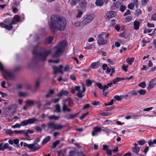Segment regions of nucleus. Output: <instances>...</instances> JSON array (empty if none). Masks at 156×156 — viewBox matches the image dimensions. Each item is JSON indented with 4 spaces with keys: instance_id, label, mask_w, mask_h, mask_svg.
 <instances>
[{
    "instance_id": "obj_1",
    "label": "nucleus",
    "mask_w": 156,
    "mask_h": 156,
    "mask_svg": "<svg viewBox=\"0 0 156 156\" xmlns=\"http://www.w3.org/2000/svg\"><path fill=\"white\" fill-rule=\"evenodd\" d=\"M50 20L51 25L49 27L51 30L55 29L63 31L65 29L66 21L62 16L59 15H53L51 16Z\"/></svg>"
},
{
    "instance_id": "obj_2",
    "label": "nucleus",
    "mask_w": 156,
    "mask_h": 156,
    "mask_svg": "<svg viewBox=\"0 0 156 156\" xmlns=\"http://www.w3.org/2000/svg\"><path fill=\"white\" fill-rule=\"evenodd\" d=\"M66 44L65 41L60 42L53 48V52L51 56L53 58H57L61 55L64 50V48Z\"/></svg>"
},
{
    "instance_id": "obj_3",
    "label": "nucleus",
    "mask_w": 156,
    "mask_h": 156,
    "mask_svg": "<svg viewBox=\"0 0 156 156\" xmlns=\"http://www.w3.org/2000/svg\"><path fill=\"white\" fill-rule=\"evenodd\" d=\"M48 129L55 130H60L64 126L59 124H55L53 122H50L48 124Z\"/></svg>"
},
{
    "instance_id": "obj_4",
    "label": "nucleus",
    "mask_w": 156,
    "mask_h": 156,
    "mask_svg": "<svg viewBox=\"0 0 156 156\" xmlns=\"http://www.w3.org/2000/svg\"><path fill=\"white\" fill-rule=\"evenodd\" d=\"M17 108V105L15 104H12L5 109L7 115H11L16 112Z\"/></svg>"
},
{
    "instance_id": "obj_5",
    "label": "nucleus",
    "mask_w": 156,
    "mask_h": 156,
    "mask_svg": "<svg viewBox=\"0 0 156 156\" xmlns=\"http://www.w3.org/2000/svg\"><path fill=\"white\" fill-rule=\"evenodd\" d=\"M105 34V33H102L101 34H98V43L99 45L106 44L107 43V41L104 40L103 37Z\"/></svg>"
},
{
    "instance_id": "obj_6",
    "label": "nucleus",
    "mask_w": 156,
    "mask_h": 156,
    "mask_svg": "<svg viewBox=\"0 0 156 156\" xmlns=\"http://www.w3.org/2000/svg\"><path fill=\"white\" fill-rule=\"evenodd\" d=\"M51 52V51L50 50H47L45 49H44L39 54L41 59L44 60L46 57Z\"/></svg>"
},
{
    "instance_id": "obj_7",
    "label": "nucleus",
    "mask_w": 156,
    "mask_h": 156,
    "mask_svg": "<svg viewBox=\"0 0 156 156\" xmlns=\"http://www.w3.org/2000/svg\"><path fill=\"white\" fill-rule=\"evenodd\" d=\"M52 67L53 69V73L55 74L57 73H60L62 74L63 73V71L62 70V69L63 68V66L62 65H60L58 67L52 66Z\"/></svg>"
},
{
    "instance_id": "obj_8",
    "label": "nucleus",
    "mask_w": 156,
    "mask_h": 156,
    "mask_svg": "<svg viewBox=\"0 0 156 156\" xmlns=\"http://www.w3.org/2000/svg\"><path fill=\"white\" fill-rule=\"evenodd\" d=\"M93 20L92 16L90 15H89L82 20V24L83 26L86 25L90 23Z\"/></svg>"
},
{
    "instance_id": "obj_9",
    "label": "nucleus",
    "mask_w": 156,
    "mask_h": 156,
    "mask_svg": "<svg viewBox=\"0 0 156 156\" xmlns=\"http://www.w3.org/2000/svg\"><path fill=\"white\" fill-rule=\"evenodd\" d=\"M40 147L37 143L29 144L28 148L31 149L32 151H35L38 150Z\"/></svg>"
},
{
    "instance_id": "obj_10",
    "label": "nucleus",
    "mask_w": 156,
    "mask_h": 156,
    "mask_svg": "<svg viewBox=\"0 0 156 156\" xmlns=\"http://www.w3.org/2000/svg\"><path fill=\"white\" fill-rule=\"evenodd\" d=\"M156 85V78L151 80L150 81L148 87L147 88L148 90L153 88Z\"/></svg>"
},
{
    "instance_id": "obj_11",
    "label": "nucleus",
    "mask_w": 156,
    "mask_h": 156,
    "mask_svg": "<svg viewBox=\"0 0 156 156\" xmlns=\"http://www.w3.org/2000/svg\"><path fill=\"white\" fill-rule=\"evenodd\" d=\"M69 92L67 90L62 89L60 92L57 94V96L61 97L63 96H67L69 94Z\"/></svg>"
},
{
    "instance_id": "obj_12",
    "label": "nucleus",
    "mask_w": 156,
    "mask_h": 156,
    "mask_svg": "<svg viewBox=\"0 0 156 156\" xmlns=\"http://www.w3.org/2000/svg\"><path fill=\"white\" fill-rule=\"evenodd\" d=\"M116 13L115 11H110L106 14L105 17L107 19H110L115 16Z\"/></svg>"
},
{
    "instance_id": "obj_13",
    "label": "nucleus",
    "mask_w": 156,
    "mask_h": 156,
    "mask_svg": "<svg viewBox=\"0 0 156 156\" xmlns=\"http://www.w3.org/2000/svg\"><path fill=\"white\" fill-rule=\"evenodd\" d=\"M82 91H79L76 94L77 96L80 98H82L83 96V93L85 92V88L84 85L83 84H82Z\"/></svg>"
},
{
    "instance_id": "obj_14",
    "label": "nucleus",
    "mask_w": 156,
    "mask_h": 156,
    "mask_svg": "<svg viewBox=\"0 0 156 156\" xmlns=\"http://www.w3.org/2000/svg\"><path fill=\"white\" fill-rule=\"evenodd\" d=\"M70 147H68L66 149L60 150L57 151L58 155V156H60L62 154V156H66L67 153V151L68 149H70Z\"/></svg>"
},
{
    "instance_id": "obj_15",
    "label": "nucleus",
    "mask_w": 156,
    "mask_h": 156,
    "mask_svg": "<svg viewBox=\"0 0 156 156\" xmlns=\"http://www.w3.org/2000/svg\"><path fill=\"white\" fill-rule=\"evenodd\" d=\"M79 5L81 8H85L86 7L87 2L85 0H79Z\"/></svg>"
},
{
    "instance_id": "obj_16",
    "label": "nucleus",
    "mask_w": 156,
    "mask_h": 156,
    "mask_svg": "<svg viewBox=\"0 0 156 156\" xmlns=\"http://www.w3.org/2000/svg\"><path fill=\"white\" fill-rule=\"evenodd\" d=\"M100 62L97 61L96 62H94L91 63L90 67L93 69H95L98 67L100 65Z\"/></svg>"
},
{
    "instance_id": "obj_17",
    "label": "nucleus",
    "mask_w": 156,
    "mask_h": 156,
    "mask_svg": "<svg viewBox=\"0 0 156 156\" xmlns=\"http://www.w3.org/2000/svg\"><path fill=\"white\" fill-rule=\"evenodd\" d=\"M53 37L51 36H50L47 37L45 40L44 44L46 45H48L50 44L53 41Z\"/></svg>"
},
{
    "instance_id": "obj_18",
    "label": "nucleus",
    "mask_w": 156,
    "mask_h": 156,
    "mask_svg": "<svg viewBox=\"0 0 156 156\" xmlns=\"http://www.w3.org/2000/svg\"><path fill=\"white\" fill-rule=\"evenodd\" d=\"M8 144H3V143L0 144V154L1 153V151H4L5 149H7L8 148Z\"/></svg>"
},
{
    "instance_id": "obj_19",
    "label": "nucleus",
    "mask_w": 156,
    "mask_h": 156,
    "mask_svg": "<svg viewBox=\"0 0 156 156\" xmlns=\"http://www.w3.org/2000/svg\"><path fill=\"white\" fill-rule=\"evenodd\" d=\"M29 124H31L38 121V119L35 118L33 117L31 118L28 119Z\"/></svg>"
},
{
    "instance_id": "obj_20",
    "label": "nucleus",
    "mask_w": 156,
    "mask_h": 156,
    "mask_svg": "<svg viewBox=\"0 0 156 156\" xmlns=\"http://www.w3.org/2000/svg\"><path fill=\"white\" fill-rule=\"evenodd\" d=\"M110 72H111V73L110 74V75L112 76L113 75V74L115 73V68H112L111 69H110L108 67L106 71V73L107 74H108Z\"/></svg>"
},
{
    "instance_id": "obj_21",
    "label": "nucleus",
    "mask_w": 156,
    "mask_h": 156,
    "mask_svg": "<svg viewBox=\"0 0 156 156\" xmlns=\"http://www.w3.org/2000/svg\"><path fill=\"white\" fill-rule=\"evenodd\" d=\"M62 110L64 112H70L71 111V109L69 108L67 105L65 104H64L62 106Z\"/></svg>"
},
{
    "instance_id": "obj_22",
    "label": "nucleus",
    "mask_w": 156,
    "mask_h": 156,
    "mask_svg": "<svg viewBox=\"0 0 156 156\" xmlns=\"http://www.w3.org/2000/svg\"><path fill=\"white\" fill-rule=\"evenodd\" d=\"M4 22L5 23L8 24H14L16 23L14 20H11L9 18L6 19L4 20Z\"/></svg>"
},
{
    "instance_id": "obj_23",
    "label": "nucleus",
    "mask_w": 156,
    "mask_h": 156,
    "mask_svg": "<svg viewBox=\"0 0 156 156\" xmlns=\"http://www.w3.org/2000/svg\"><path fill=\"white\" fill-rule=\"evenodd\" d=\"M140 25V23L137 21H135L133 22V27L135 30H137L139 29Z\"/></svg>"
},
{
    "instance_id": "obj_24",
    "label": "nucleus",
    "mask_w": 156,
    "mask_h": 156,
    "mask_svg": "<svg viewBox=\"0 0 156 156\" xmlns=\"http://www.w3.org/2000/svg\"><path fill=\"white\" fill-rule=\"evenodd\" d=\"M123 78H119V77H116L115 78L114 80H113L112 82V84H115L117 82L120 81L121 80H123Z\"/></svg>"
},
{
    "instance_id": "obj_25",
    "label": "nucleus",
    "mask_w": 156,
    "mask_h": 156,
    "mask_svg": "<svg viewBox=\"0 0 156 156\" xmlns=\"http://www.w3.org/2000/svg\"><path fill=\"white\" fill-rule=\"evenodd\" d=\"M147 143L149 146L154 147V144H156V139H154L153 141L149 140L148 141Z\"/></svg>"
},
{
    "instance_id": "obj_26",
    "label": "nucleus",
    "mask_w": 156,
    "mask_h": 156,
    "mask_svg": "<svg viewBox=\"0 0 156 156\" xmlns=\"http://www.w3.org/2000/svg\"><path fill=\"white\" fill-rule=\"evenodd\" d=\"M26 103L29 106L34 105L35 104V102L34 101L30 99L27 100Z\"/></svg>"
},
{
    "instance_id": "obj_27",
    "label": "nucleus",
    "mask_w": 156,
    "mask_h": 156,
    "mask_svg": "<svg viewBox=\"0 0 156 156\" xmlns=\"http://www.w3.org/2000/svg\"><path fill=\"white\" fill-rule=\"evenodd\" d=\"M51 140V137L50 136H48L44 138L42 141V143L43 144H44L48 142Z\"/></svg>"
},
{
    "instance_id": "obj_28",
    "label": "nucleus",
    "mask_w": 156,
    "mask_h": 156,
    "mask_svg": "<svg viewBox=\"0 0 156 156\" xmlns=\"http://www.w3.org/2000/svg\"><path fill=\"white\" fill-rule=\"evenodd\" d=\"M95 4L98 6H101L103 5L104 3L102 0H97L95 1Z\"/></svg>"
},
{
    "instance_id": "obj_29",
    "label": "nucleus",
    "mask_w": 156,
    "mask_h": 156,
    "mask_svg": "<svg viewBox=\"0 0 156 156\" xmlns=\"http://www.w3.org/2000/svg\"><path fill=\"white\" fill-rule=\"evenodd\" d=\"M112 84V82H111L109 83H108L106 85H105L103 87V89H102L103 90H105L106 89H107L109 87H111V86Z\"/></svg>"
},
{
    "instance_id": "obj_30",
    "label": "nucleus",
    "mask_w": 156,
    "mask_h": 156,
    "mask_svg": "<svg viewBox=\"0 0 156 156\" xmlns=\"http://www.w3.org/2000/svg\"><path fill=\"white\" fill-rule=\"evenodd\" d=\"M65 101H67L68 102V106L69 107L72 106V105L73 103V100L71 98L69 97L66 100H65Z\"/></svg>"
},
{
    "instance_id": "obj_31",
    "label": "nucleus",
    "mask_w": 156,
    "mask_h": 156,
    "mask_svg": "<svg viewBox=\"0 0 156 156\" xmlns=\"http://www.w3.org/2000/svg\"><path fill=\"white\" fill-rule=\"evenodd\" d=\"M140 147H134L132 149V151L136 154H137L139 152Z\"/></svg>"
},
{
    "instance_id": "obj_32",
    "label": "nucleus",
    "mask_w": 156,
    "mask_h": 156,
    "mask_svg": "<svg viewBox=\"0 0 156 156\" xmlns=\"http://www.w3.org/2000/svg\"><path fill=\"white\" fill-rule=\"evenodd\" d=\"M19 96L21 97H25L28 96L27 93L26 92L19 91L18 92Z\"/></svg>"
},
{
    "instance_id": "obj_33",
    "label": "nucleus",
    "mask_w": 156,
    "mask_h": 156,
    "mask_svg": "<svg viewBox=\"0 0 156 156\" xmlns=\"http://www.w3.org/2000/svg\"><path fill=\"white\" fill-rule=\"evenodd\" d=\"M69 155L67 156H76V150H70L68 152Z\"/></svg>"
},
{
    "instance_id": "obj_34",
    "label": "nucleus",
    "mask_w": 156,
    "mask_h": 156,
    "mask_svg": "<svg viewBox=\"0 0 156 156\" xmlns=\"http://www.w3.org/2000/svg\"><path fill=\"white\" fill-rule=\"evenodd\" d=\"M134 58H128L126 59V62L129 65H131L132 62L134 61Z\"/></svg>"
},
{
    "instance_id": "obj_35",
    "label": "nucleus",
    "mask_w": 156,
    "mask_h": 156,
    "mask_svg": "<svg viewBox=\"0 0 156 156\" xmlns=\"http://www.w3.org/2000/svg\"><path fill=\"white\" fill-rule=\"evenodd\" d=\"M34 133V131L32 130L27 129L26 131L24 130V135L25 136L28 137L29 135L28 134H31Z\"/></svg>"
},
{
    "instance_id": "obj_36",
    "label": "nucleus",
    "mask_w": 156,
    "mask_h": 156,
    "mask_svg": "<svg viewBox=\"0 0 156 156\" xmlns=\"http://www.w3.org/2000/svg\"><path fill=\"white\" fill-rule=\"evenodd\" d=\"M48 118L50 120L55 119V120H58L59 119V117L56 116L55 115H52L49 116Z\"/></svg>"
},
{
    "instance_id": "obj_37",
    "label": "nucleus",
    "mask_w": 156,
    "mask_h": 156,
    "mask_svg": "<svg viewBox=\"0 0 156 156\" xmlns=\"http://www.w3.org/2000/svg\"><path fill=\"white\" fill-rule=\"evenodd\" d=\"M123 98V97L122 95H120L119 96L118 95H116L114 97V98L118 101H120Z\"/></svg>"
},
{
    "instance_id": "obj_38",
    "label": "nucleus",
    "mask_w": 156,
    "mask_h": 156,
    "mask_svg": "<svg viewBox=\"0 0 156 156\" xmlns=\"http://www.w3.org/2000/svg\"><path fill=\"white\" fill-rule=\"evenodd\" d=\"M12 25V24H9V25L5 24L4 26V28L8 30H11L13 28Z\"/></svg>"
},
{
    "instance_id": "obj_39",
    "label": "nucleus",
    "mask_w": 156,
    "mask_h": 156,
    "mask_svg": "<svg viewBox=\"0 0 156 156\" xmlns=\"http://www.w3.org/2000/svg\"><path fill=\"white\" fill-rule=\"evenodd\" d=\"M137 92L140 95H144L146 94V90H145L141 89L138 90L137 91Z\"/></svg>"
},
{
    "instance_id": "obj_40",
    "label": "nucleus",
    "mask_w": 156,
    "mask_h": 156,
    "mask_svg": "<svg viewBox=\"0 0 156 156\" xmlns=\"http://www.w3.org/2000/svg\"><path fill=\"white\" fill-rule=\"evenodd\" d=\"M60 140H56L52 144L53 147L51 149H54L55 148L56 146L59 144Z\"/></svg>"
},
{
    "instance_id": "obj_41",
    "label": "nucleus",
    "mask_w": 156,
    "mask_h": 156,
    "mask_svg": "<svg viewBox=\"0 0 156 156\" xmlns=\"http://www.w3.org/2000/svg\"><path fill=\"white\" fill-rule=\"evenodd\" d=\"M56 112L58 113H60L61 112L60 105L58 104H56L55 105Z\"/></svg>"
},
{
    "instance_id": "obj_42",
    "label": "nucleus",
    "mask_w": 156,
    "mask_h": 156,
    "mask_svg": "<svg viewBox=\"0 0 156 156\" xmlns=\"http://www.w3.org/2000/svg\"><path fill=\"white\" fill-rule=\"evenodd\" d=\"M14 133L16 134H24V130H14Z\"/></svg>"
},
{
    "instance_id": "obj_43",
    "label": "nucleus",
    "mask_w": 156,
    "mask_h": 156,
    "mask_svg": "<svg viewBox=\"0 0 156 156\" xmlns=\"http://www.w3.org/2000/svg\"><path fill=\"white\" fill-rule=\"evenodd\" d=\"M21 125L23 126H25L29 124L28 120H24L21 122Z\"/></svg>"
},
{
    "instance_id": "obj_44",
    "label": "nucleus",
    "mask_w": 156,
    "mask_h": 156,
    "mask_svg": "<svg viewBox=\"0 0 156 156\" xmlns=\"http://www.w3.org/2000/svg\"><path fill=\"white\" fill-rule=\"evenodd\" d=\"M15 22H19L20 21V16L18 15H15L13 19Z\"/></svg>"
},
{
    "instance_id": "obj_45",
    "label": "nucleus",
    "mask_w": 156,
    "mask_h": 156,
    "mask_svg": "<svg viewBox=\"0 0 156 156\" xmlns=\"http://www.w3.org/2000/svg\"><path fill=\"white\" fill-rule=\"evenodd\" d=\"M138 144L140 145H143L146 142L145 140L144 139H142L138 140L137 141Z\"/></svg>"
},
{
    "instance_id": "obj_46",
    "label": "nucleus",
    "mask_w": 156,
    "mask_h": 156,
    "mask_svg": "<svg viewBox=\"0 0 156 156\" xmlns=\"http://www.w3.org/2000/svg\"><path fill=\"white\" fill-rule=\"evenodd\" d=\"M138 86L142 88H144L146 87V84L144 82H142L139 84Z\"/></svg>"
},
{
    "instance_id": "obj_47",
    "label": "nucleus",
    "mask_w": 156,
    "mask_h": 156,
    "mask_svg": "<svg viewBox=\"0 0 156 156\" xmlns=\"http://www.w3.org/2000/svg\"><path fill=\"white\" fill-rule=\"evenodd\" d=\"M122 4L119 1H117L115 4V7L117 9L120 8Z\"/></svg>"
},
{
    "instance_id": "obj_48",
    "label": "nucleus",
    "mask_w": 156,
    "mask_h": 156,
    "mask_svg": "<svg viewBox=\"0 0 156 156\" xmlns=\"http://www.w3.org/2000/svg\"><path fill=\"white\" fill-rule=\"evenodd\" d=\"M134 4L131 2L128 5V8L130 9L133 10L134 9Z\"/></svg>"
},
{
    "instance_id": "obj_49",
    "label": "nucleus",
    "mask_w": 156,
    "mask_h": 156,
    "mask_svg": "<svg viewBox=\"0 0 156 156\" xmlns=\"http://www.w3.org/2000/svg\"><path fill=\"white\" fill-rule=\"evenodd\" d=\"M78 13L76 16V17L77 18H80L81 17L83 14V12L80 10H78Z\"/></svg>"
},
{
    "instance_id": "obj_50",
    "label": "nucleus",
    "mask_w": 156,
    "mask_h": 156,
    "mask_svg": "<svg viewBox=\"0 0 156 156\" xmlns=\"http://www.w3.org/2000/svg\"><path fill=\"white\" fill-rule=\"evenodd\" d=\"M101 130V128L98 126H96L94 127V130L96 132H100Z\"/></svg>"
},
{
    "instance_id": "obj_51",
    "label": "nucleus",
    "mask_w": 156,
    "mask_h": 156,
    "mask_svg": "<svg viewBox=\"0 0 156 156\" xmlns=\"http://www.w3.org/2000/svg\"><path fill=\"white\" fill-rule=\"evenodd\" d=\"M103 131L106 132L107 133H114V132L112 130L107 128H105L103 130Z\"/></svg>"
},
{
    "instance_id": "obj_52",
    "label": "nucleus",
    "mask_w": 156,
    "mask_h": 156,
    "mask_svg": "<svg viewBox=\"0 0 156 156\" xmlns=\"http://www.w3.org/2000/svg\"><path fill=\"white\" fill-rule=\"evenodd\" d=\"M86 84L87 86H90L92 83V81L89 79H87L86 81Z\"/></svg>"
},
{
    "instance_id": "obj_53",
    "label": "nucleus",
    "mask_w": 156,
    "mask_h": 156,
    "mask_svg": "<svg viewBox=\"0 0 156 156\" xmlns=\"http://www.w3.org/2000/svg\"><path fill=\"white\" fill-rule=\"evenodd\" d=\"M126 8V7L124 5H122L120 8L119 10L121 12H123L124 11Z\"/></svg>"
},
{
    "instance_id": "obj_54",
    "label": "nucleus",
    "mask_w": 156,
    "mask_h": 156,
    "mask_svg": "<svg viewBox=\"0 0 156 156\" xmlns=\"http://www.w3.org/2000/svg\"><path fill=\"white\" fill-rule=\"evenodd\" d=\"M21 126V124L16 123L15 125L12 126V127L13 128H20Z\"/></svg>"
},
{
    "instance_id": "obj_55",
    "label": "nucleus",
    "mask_w": 156,
    "mask_h": 156,
    "mask_svg": "<svg viewBox=\"0 0 156 156\" xmlns=\"http://www.w3.org/2000/svg\"><path fill=\"white\" fill-rule=\"evenodd\" d=\"M88 112H86V113H83L82 115L80 117V120H82L87 115H88Z\"/></svg>"
},
{
    "instance_id": "obj_56",
    "label": "nucleus",
    "mask_w": 156,
    "mask_h": 156,
    "mask_svg": "<svg viewBox=\"0 0 156 156\" xmlns=\"http://www.w3.org/2000/svg\"><path fill=\"white\" fill-rule=\"evenodd\" d=\"M151 19L153 20H156V12L152 15Z\"/></svg>"
},
{
    "instance_id": "obj_57",
    "label": "nucleus",
    "mask_w": 156,
    "mask_h": 156,
    "mask_svg": "<svg viewBox=\"0 0 156 156\" xmlns=\"http://www.w3.org/2000/svg\"><path fill=\"white\" fill-rule=\"evenodd\" d=\"M128 66H126L125 64H124L122 67V69L125 71L126 72L127 71V68Z\"/></svg>"
},
{
    "instance_id": "obj_58",
    "label": "nucleus",
    "mask_w": 156,
    "mask_h": 156,
    "mask_svg": "<svg viewBox=\"0 0 156 156\" xmlns=\"http://www.w3.org/2000/svg\"><path fill=\"white\" fill-rule=\"evenodd\" d=\"M68 116L69 117L67 118L68 119H72L75 117L74 115L72 114H69Z\"/></svg>"
},
{
    "instance_id": "obj_59",
    "label": "nucleus",
    "mask_w": 156,
    "mask_h": 156,
    "mask_svg": "<svg viewBox=\"0 0 156 156\" xmlns=\"http://www.w3.org/2000/svg\"><path fill=\"white\" fill-rule=\"evenodd\" d=\"M149 42V41H147L145 39H143L142 41V42L143 43L142 46L143 47H144L145 46V44Z\"/></svg>"
},
{
    "instance_id": "obj_60",
    "label": "nucleus",
    "mask_w": 156,
    "mask_h": 156,
    "mask_svg": "<svg viewBox=\"0 0 156 156\" xmlns=\"http://www.w3.org/2000/svg\"><path fill=\"white\" fill-rule=\"evenodd\" d=\"M149 0H142L141 3L142 5H146Z\"/></svg>"
},
{
    "instance_id": "obj_61",
    "label": "nucleus",
    "mask_w": 156,
    "mask_h": 156,
    "mask_svg": "<svg viewBox=\"0 0 156 156\" xmlns=\"http://www.w3.org/2000/svg\"><path fill=\"white\" fill-rule=\"evenodd\" d=\"M96 85L100 89H102L103 88L101 84L100 83H96Z\"/></svg>"
},
{
    "instance_id": "obj_62",
    "label": "nucleus",
    "mask_w": 156,
    "mask_h": 156,
    "mask_svg": "<svg viewBox=\"0 0 156 156\" xmlns=\"http://www.w3.org/2000/svg\"><path fill=\"white\" fill-rule=\"evenodd\" d=\"M114 100L113 99L111 100L110 102H109L108 103H105V105H112L113 104Z\"/></svg>"
},
{
    "instance_id": "obj_63",
    "label": "nucleus",
    "mask_w": 156,
    "mask_h": 156,
    "mask_svg": "<svg viewBox=\"0 0 156 156\" xmlns=\"http://www.w3.org/2000/svg\"><path fill=\"white\" fill-rule=\"evenodd\" d=\"M80 22L79 21L75 22L74 23V25L76 27H79L80 26Z\"/></svg>"
},
{
    "instance_id": "obj_64",
    "label": "nucleus",
    "mask_w": 156,
    "mask_h": 156,
    "mask_svg": "<svg viewBox=\"0 0 156 156\" xmlns=\"http://www.w3.org/2000/svg\"><path fill=\"white\" fill-rule=\"evenodd\" d=\"M5 133L9 134H13V132L11 130L8 129L5 131Z\"/></svg>"
}]
</instances>
